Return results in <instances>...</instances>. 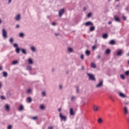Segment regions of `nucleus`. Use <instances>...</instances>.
<instances>
[{
  "label": "nucleus",
  "instance_id": "nucleus-49",
  "mask_svg": "<svg viewBox=\"0 0 129 129\" xmlns=\"http://www.w3.org/2000/svg\"><path fill=\"white\" fill-rule=\"evenodd\" d=\"M8 129H12V125H9L8 127Z\"/></svg>",
  "mask_w": 129,
  "mask_h": 129
},
{
  "label": "nucleus",
  "instance_id": "nucleus-27",
  "mask_svg": "<svg viewBox=\"0 0 129 129\" xmlns=\"http://www.w3.org/2000/svg\"><path fill=\"white\" fill-rule=\"evenodd\" d=\"M91 67H92V68H96V66L95 64H94V63H92L91 64Z\"/></svg>",
  "mask_w": 129,
  "mask_h": 129
},
{
  "label": "nucleus",
  "instance_id": "nucleus-21",
  "mask_svg": "<svg viewBox=\"0 0 129 129\" xmlns=\"http://www.w3.org/2000/svg\"><path fill=\"white\" fill-rule=\"evenodd\" d=\"M68 51L70 53H72L73 52V49H72V48H71V47H69L68 48Z\"/></svg>",
  "mask_w": 129,
  "mask_h": 129
},
{
  "label": "nucleus",
  "instance_id": "nucleus-5",
  "mask_svg": "<svg viewBox=\"0 0 129 129\" xmlns=\"http://www.w3.org/2000/svg\"><path fill=\"white\" fill-rule=\"evenodd\" d=\"M102 85H103V82L102 81H101L99 84L96 85V87L97 88H99V87H101Z\"/></svg>",
  "mask_w": 129,
  "mask_h": 129
},
{
  "label": "nucleus",
  "instance_id": "nucleus-28",
  "mask_svg": "<svg viewBox=\"0 0 129 129\" xmlns=\"http://www.w3.org/2000/svg\"><path fill=\"white\" fill-rule=\"evenodd\" d=\"M109 53H110V49H107L105 51V54H107V55H108V54H109Z\"/></svg>",
  "mask_w": 129,
  "mask_h": 129
},
{
  "label": "nucleus",
  "instance_id": "nucleus-46",
  "mask_svg": "<svg viewBox=\"0 0 129 129\" xmlns=\"http://www.w3.org/2000/svg\"><path fill=\"white\" fill-rule=\"evenodd\" d=\"M31 89H29L27 90V93H31Z\"/></svg>",
  "mask_w": 129,
  "mask_h": 129
},
{
  "label": "nucleus",
  "instance_id": "nucleus-15",
  "mask_svg": "<svg viewBox=\"0 0 129 129\" xmlns=\"http://www.w3.org/2000/svg\"><path fill=\"white\" fill-rule=\"evenodd\" d=\"M20 50L22 54H24V55H26L27 54V51H26V50L25 49L21 48Z\"/></svg>",
  "mask_w": 129,
  "mask_h": 129
},
{
  "label": "nucleus",
  "instance_id": "nucleus-3",
  "mask_svg": "<svg viewBox=\"0 0 129 129\" xmlns=\"http://www.w3.org/2000/svg\"><path fill=\"white\" fill-rule=\"evenodd\" d=\"M59 116L61 120H63V121H66V120H67V117L66 116L63 115L62 113H59Z\"/></svg>",
  "mask_w": 129,
  "mask_h": 129
},
{
  "label": "nucleus",
  "instance_id": "nucleus-32",
  "mask_svg": "<svg viewBox=\"0 0 129 129\" xmlns=\"http://www.w3.org/2000/svg\"><path fill=\"white\" fill-rule=\"evenodd\" d=\"M3 76H4V77H7V76H8V73H7L6 72H3Z\"/></svg>",
  "mask_w": 129,
  "mask_h": 129
},
{
  "label": "nucleus",
  "instance_id": "nucleus-1",
  "mask_svg": "<svg viewBox=\"0 0 129 129\" xmlns=\"http://www.w3.org/2000/svg\"><path fill=\"white\" fill-rule=\"evenodd\" d=\"M2 36L3 37V39L4 40H6V39L8 38V32H7V30L5 29H3L2 31Z\"/></svg>",
  "mask_w": 129,
  "mask_h": 129
},
{
  "label": "nucleus",
  "instance_id": "nucleus-59",
  "mask_svg": "<svg viewBox=\"0 0 129 129\" xmlns=\"http://www.w3.org/2000/svg\"><path fill=\"white\" fill-rule=\"evenodd\" d=\"M59 89H62V86H59Z\"/></svg>",
  "mask_w": 129,
  "mask_h": 129
},
{
  "label": "nucleus",
  "instance_id": "nucleus-18",
  "mask_svg": "<svg viewBox=\"0 0 129 129\" xmlns=\"http://www.w3.org/2000/svg\"><path fill=\"white\" fill-rule=\"evenodd\" d=\"M95 30V27L94 26H91L90 27V32H93Z\"/></svg>",
  "mask_w": 129,
  "mask_h": 129
},
{
  "label": "nucleus",
  "instance_id": "nucleus-33",
  "mask_svg": "<svg viewBox=\"0 0 129 129\" xmlns=\"http://www.w3.org/2000/svg\"><path fill=\"white\" fill-rule=\"evenodd\" d=\"M24 36L25 35H24V33H20L19 34V37H20V38H24Z\"/></svg>",
  "mask_w": 129,
  "mask_h": 129
},
{
  "label": "nucleus",
  "instance_id": "nucleus-40",
  "mask_svg": "<svg viewBox=\"0 0 129 129\" xmlns=\"http://www.w3.org/2000/svg\"><path fill=\"white\" fill-rule=\"evenodd\" d=\"M91 13H88L87 15V18H90V17H91Z\"/></svg>",
  "mask_w": 129,
  "mask_h": 129
},
{
  "label": "nucleus",
  "instance_id": "nucleus-50",
  "mask_svg": "<svg viewBox=\"0 0 129 129\" xmlns=\"http://www.w3.org/2000/svg\"><path fill=\"white\" fill-rule=\"evenodd\" d=\"M51 25H52V26H56V23H55V22H52V23H51Z\"/></svg>",
  "mask_w": 129,
  "mask_h": 129
},
{
  "label": "nucleus",
  "instance_id": "nucleus-7",
  "mask_svg": "<svg viewBox=\"0 0 129 129\" xmlns=\"http://www.w3.org/2000/svg\"><path fill=\"white\" fill-rule=\"evenodd\" d=\"M64 12V9H61L58 11V15L59 17H62V15H63V13Z\"/></svg>",
  "mask_w": 129,
  "mask_h": 129
},
{
  "label": "nucleus",
  "instance_id": "nucleus-64",
  "mask_svg": "<svg viewBox=\"0 0 129 129\" xmlns=\"http://www.w3.org/2000/svg\"><path fill=\"white\" fill-rule=\"evenodd\" d=\"M127 56H129V53L127 54Z\"/></svg>",
  "mask_w": 129,
  "mask_h": 129
},
{
  "label": "nucleus",
  "instance_id": "nucleus-19",
  "mask_svg": "<svg viewBox=\"0 0 129 129\" xmlns=\"http://www.w3.org/2000/svg\"><path fill=\"white\" fill-rule=\"evenodd\" d=\"M74 100H76V97L72 96L71 97V101H74Z\"/></svg>",
  "mask_w": 129,
  "mask_h": 129
},
{
  "label": "nucleus",
  "instance_id": "nucleus-63",
  "mask_svg": "<svg viewBox=\"0 0 129 129\" xmlns=\"http://www.w3.org/2000/svg\"><path fill=\"white\" fill-rule=\"evenodd\" d=\"M127 64H128V65H129V60L127 61Z\"/></svg>",
  "mask_w": 129,
  "mask_h": 129
},
{
  "label": "nucleus",
  "instance_id": "nucleus-8",
  "mask_svg": "<svg viewBox=\"0 0 129 129\" xmlns=\"http://www.w3.org/2000/svg\"><path fill=\"white\" fill-rule=\"evenodd\" d=\"M74 113H75V112H74V110H73V108H71L70 109V115H74Z\"/></svg>",
  "mask_w": 129,
  "mask_h": 129
},
{
  "label": "nucleus",
  "instance_id": "nucleus-13",
  "mask_svg": "<svg viewBox=\"0 0 129 129\" xmlns=\"http://www.w3.org/2000/svg\"><path fill=\"white\" fill-rule=\"evenodd\" d=\"M102 37L103 39H107V38L108 37V35H107V34L104 33L102 35Z\"/></svg>",
  "mask_w": 129,
  "mask_h": 129
},
{
  "label": "nucleus",
  "instance_id": "nucleus-12",
  "mask_svg": "<svg viewBox=\"0 0 129 129\" xmlns=\"http://www.w3.org/2000/svg\"><path fill=\"white\" fill-rule=\"evenodd\" d=\"M121 54H122V51H121V50H120L117 51V53H116L117 56H121Z\"/></svg>",
  "mask_w": 129,
  "mask_h": 129
},
{
  "label": "nucleus",
  "instance_id": "nucleus-38",
  "mask_svg": "<svg viewBox=\"0 0 129 129\" xmlns=\"http://www.w3.org/2000/svg\"><path fill=\"white\" fill-rule=\"evenodd\" d=\"M45 108V106L43 105H40V109L43 110Z\"/></svg>",
  "mask_w": 129,
  "mask_h": 129
},
{
  "label": "nucleus",
  "instance_id": "nucleus-36",
  "mask_svg": "<svg viewBox=\"0 0 129 129\" xmlns=\"http://www.w3.org/2000/svg\"><path fill=\"white\" fill-rule=\"evenodd\" d=\"M27 100L28 101V102L29 103H31V102H32V98H31V97L27 98Z\"/></svg>",
  "mask_w": 129,
  "mask_h": 129
},
{
  "label": "nucleus",
  "instance_id": "nucleus-10",
  "mask_svg": "<svg viewBox=\"0 0 129 129\" xmlns=\"http://www.w3.org/2000/svg\"><path fill=\"white\" fill-rule=\"evenodd\" d=\"M15 19L16 21H20L21 19V15L20 14L17 15L16 17H15Z\"/></svg>",
  "mask_w": 129,
  "mask_h": 129
},
{
  "label": "nucleus",
  "instance_id": "nucleus-45",
  "mask_svg": "<svg viewBox=\"0 0 129 129\" xmlns=\"http://www.w3.org/2000/svg\"><path fill=\"white\" fill-rule=\"evenodd\" d=\"M37 117L36 116H34V117H32V119H33L34 120H37Z\"/></svg>",
  "mask_w": 129,
  "mask_h": 129
},
{
  "label": "nucleus",
  "instance_id": "nucleus-24",
  "mask_svg": "<svg viewBox=\"0 0 129 129\" xmlns=\"http://www.w3.org/2000/svg\"><path fill=\"white\" fill-rule=\"evenodd\" d=\"M27 70H29V71H32V67L31 66H28L27 67Z\"/></svg>",
  "mask_w": 129,
  "mask_h": 129
},
{
  "label": "nucleus",
  "instance_id": "nucleus-54",
  "mask_svg": "<svg viewBox=\"0 0 129 129\" xmlns=\"http://www.w3.org/2000/svg\"><path fill=\"white\" fill-rule=\"evenodd\" d=\"M108 24V25H111V21H109Z\"/></svg>",
  "mask_w": 129,
  "mask_h": 129
},
{
  "label": "nucleus",
  "instance_id": "nucleus-39",
  "mask_svg": "<svg viewBox=\"0 0 129 129\" xmlns=\"http://www.w3.org/2000/svg\"><path fill=\"white\" fill-rule=\"evenodd\" d=\"M9 41L11 44H13V42H14V39H13V38H11L9 40Z\"/></svg>",
  "mask_w": 129,
  "mask_h": 129
},
{
  "label": "nucleus",
  "instance_id": "nucleus-41",
  "mask_svg": "<svg viewBox=\"0 0 129 129\" xmlns=\"http://www.w3.org/2000/svg\"><path fill=\"white\" fill-rule=\"evenodd\" d=\"M76 92H77V93H79V92H80L79 88H78V87H76Z\"/></svg>",
  "mask_w": 129,
  "mask_h": 129
},
{
  "label": "nucleus",
  "instance_id": "nucleus-48",
  "mask_svg": "<svg viewBox=\"0 0 129 129\" xmlns=\"http://www.w3.org/2000/svg\"><path fill=\"white\" fill-rule=\"evenodd\" d=\"M54 35L55 37H58V36H59L60 34L59 33H55Z\"/></svg>",
  "mask_w": 129,
  "mask_h": 129
},
{
  "label": "nucleus",
  "instance_id": "nucleus-2",
  "mask_svg": "<svg viewBox=\"0 0 129 129\" xmlns=\"http://www.w3.org/2000/svg\"><path fill=\"white\" fill-rule=\"evenodd\" d=\"M87 75L89 77L90 80H92L93 81H95V77H94V75L91 74L87 73Z\"/></svg>",
  "mask_w": 129,
  "mask_h": 129
},
{
  "label": "nucleus",
  "instance_id": "nucleus-44",
  "mask_svg": "<svg viewBox=\"0 0 129 129\" xmlns=\"http://www.w3.org/2000/svg\"><path fill=\"white\" fill-rule=\"evenodd\" d=\"M1 98L2 99V100H5V99H6V97H5L4 96H1Z\"/></svg>",
  "mask_w": 129,
  "mask_h": 129
},
{
  "label": "nucleus",
  "instance_id": "nucleus-37",
  "mask_svg": "<svg viewBox=\"0 0 129 129\" xmlns=\"http://www.w3.org/2000/svg\"><path fill=\"white\" fill-rule=\"evenodd\" d=\"M124 74L126 76H129V71L125 72Z\"/></svg>",
  "mask_w": 129,
  "mask_h": 129
},
{
  "label": "nucleus",
  "instance_id": "nucleus-17",
  "mask_svg": "<svg viewBox=\"0 0 129 129\" xmlns=\"http://www.w3.org/2000/svg\"><path fill=\"white\" fill-rule=\"evenodd\" d=\"M19 110H20V111H22V110H24V106L23 105H20L19 108H18Z\"/></svg>",
  "mask_w": 129,
  "mask_h": 129
},
{
  "label": "nucleus",
  "instance_id": "nucleus-31",
  "mask_svg": "<svg viewBox=\"0 0 129 129\" xmlns=\"http://www.w3.org/2000/svg\"><path fill=\"white\" fill-rule=\"evenodd\" d=\"M16 52L17 54H19V53H20V48H19V47L16 48Z\"/></svg>",
  "mask_w": 129,
  "mask_h": 129
},
{
  "label": "nucleus",
  "instance_id": "nucleus-57",
  "mask_svg": "<svg viewBox=\"0 0 129 129\" xmlns=\"http://www.w3.org/2000/svg\"><path fill=\"white\" fill-rule=\"evenodd\" d=\"M48 129H53V127L50 126L48 127Z\"/></svg>",
  "mask_w": 129,
  "mask_h": 129
},
{
  "label": "nucleus",
  "instance_id": "nucleus-51",
  "mask_svg": "<svg viewBox=\"0 0 129 129\" xmlns=\"http://www.w3.org/2000/svg\"><path fill=\"white\" fill-rule=\"evenodd\" d=\"M11 3H12V0H8L9 5H10V4H11Z\"/></svg>",
  "mask_w": 129,
  "mask_h": 129
},
{
  "label": "nucleus",
  "instance_id": "nucleus-34",
  "mask_svg": "<svg viewBox=\"0 0 129 129\" xmlns=\"http://www.w3.org/2000/svg\"><path fill=\"white\" fill-rule=\"evenodd\" d=\"M120 77L121 79H122L123 80H124V79H125V77H124V76L123 75H120Z\"/></svg>",
  "mask_w": 129,
  "mask_h": 129
},
{
  "label": "nucleus",
  "instance_id": "nucleus-52",
  "mask_svg": "<svg viewBox=\"0 0 129 129\" xmlns=\"http://www.w3.org/2000/svg\"><path fill=\"white\" fill-rule=\"evenodd\" d=\"M101 57V56H100V55H98L97 56L98 59H100Z\"/></svg>",
  "mask_w": 129,
  "mask_h": 129
},
{
  "label": "nucleus",
  "instance_id": "nucleus-58",
  "mask_svg": "<svg viewBox=\"0 0 129 129\" xmlns=\"http://www.w3.org/2000/svg\"><path fill=\"white\" fill-rule=\"evenodd\" d=\"M58 111H61V108H59L58 109Z\"/></svg>",
  "mask_w": 129,
  "mask_h": 129
},
{
  "label": "nucleus",
  "instance_id": "nucleus-61",
  "mask_svg": "<svg viewBox=\"0 0 129 129\" xmlns=\"http://www.w3.org/2000/svg\"><path fill=\"white\" fill-rule=\"evenodd\" d=\"M82 69L83 70V69H84V67H82Z\"/></svg>",
  "mask_w": 129,
  "mask_h": 129
},
{
  "label": "nucleus",
  "instance_id": "nucleus-42",
  "mask_svg": "<svg viewBox=\"0 0 129 129\" xmlns=\"http://www.w3.org/2000/svg\"><path fill=\"white\" fill-rule=\"evenodd\" d=\"M80 58L82 60H83V59H84V55L83 54H81V56H80Z\"/></svg>",
  "mask_w": 129,
  "mask_h": 129
},
{
  "label": "nucleus",
  "instance_id": "nucleus-53",
  "mask_svg": "<svg viewBox=\"0 0 129 129\" xmlns=\"http://www.w3.org/2000/svg\"><path fill=\"white\" fill-rule=\"evenodd\" d=\"M16 28H20V25H17L16 26Z\"/></svg>",
  "mask_w": 129,
  "mask_h": 129
},
{
  "label": "nucleus",
  "instance_id": "nucleus-20",
  "mask_svg": "<svg viewBox=\"0 0 129 129\" xmlns=\"http://www.w3.org/2000/svg\"><path fill=\"white\" fill-rule=\"evenodd\" d=\"M28 62L29 64H33V60L31 58H29L28 59Z\"/></svg>",
  "mask_w": 129,
  "mask_h": 129
},
{
  "label": "nucleus",
  "instance_id": "nucleus-29",
  "mask_svg": "<svg viewBox=\"0 0 129 129\" xmlns=\"http://www.w3.org/2000/svg\"><path fill=\"white\" fill-rule=\"evenodd\" d=\"M5 109L6 110H10V106H9V105H6L5 106Z\"/></svg>",
  "mask_w": 129,
  "mask_h": 129
},
{
  "label": "nucleus",
  "instance_id": "nucleus-30",
  "mask_svg": "<svg viewBox=\"0 0 129 129\" xmlns=\"http://www.w3.org/2000/svg\"><path fill=\"white\" fill-rule=\"evenodd\" d=\"M18 60H14L12 62V65H16V64H18Z\"/></svg>",
  "mask_w": 129,
  "mask_h": 129
},
{
  "label": "nucleus",
  "instance_id": "nucleus-56",
  "mask_svg": "<svg viewBox=\"0 0 129 129\" xmlns=\"http://www.w3.org/2000/svg\"><path fill=\"white\" fill-rule=\"evenodd\" d=\"M110 99H111V100H112V101H114V99H113L112 97H111Z\"/></svg>",
  "mask_w": 129,
  "mask_h": 129
},
{
  "label": "nucleus",
  "instance_id": "nucleus-43",
  "mask_svg": "<svg viewBox=\"0 0 129 129\" xmlns=\"http://www.w3.org/2000/svg\"><path fill=\"white\" fill-rule=\"evenodd\" d=\"M42 96H46V92L45 91H43L42 92Z\"/></svg>",
  "mask_w": 129,
  "mask_h": 129
},
{
  "label": "nucleus",
  "instance_id": "nucleus-9",
  "mask_svg": "<svg viewBox=\"0 0 129 129\" xmlns=\"http://www.w3.org/2000/svg\"><path fill=\"white\" fill-rule=\"evenodd\" d=\"M123 111L125 114H127V113H128V110H127V108L126 107H123Z\"/></svg>",
  "mask_w": 129,
  "mask_h": 129
},
{
  "label": "nucleus",
  "instance_id": "nucleus-25",
  "mask_svg": "<svg viewBox=\"0 0 129 129\" xmlns=\"http://www.w3.org/2000/svg\"><path fill=\"white\" fill-rule=\"evenodd\" d=\"M97 47H98V46L93 45L92 47V50H93V51H94V50H95V49L97 48Z\"/></svg>",
  "mask_w": 129,
  "mask_h": 129
},
{
  "label": "nucleus",
  "instance_id": "nucleus-55",
  "mask_svg": "<svg viewBox=\"0 0 129 129\" xmlns=\"http://www.w3.org/2000/svg\"><path fill=\"white\" fill-rule=\"evenodd\" d=\"M3 70V67L0 66V71Z\"/></svg>",
  "mask_w": 129,
  "mask_h": 129
},
{
  "label": "nucleus",
  "instance_id": "nucleus-26",
  "mask_svg": "<svg viewBox=\"0 0 129 129\" xmlns=\"http://www.w3.org/2000/svg\"><path fill=\"white\" fill-rule=\"evenodd\" d=\"M30 49H31V51H32L33 52H35V51H36V48H35V47H34V46H31L30 47Z\"/></svg>",
  "mask_w": 129,
  "mask_h": 129
},
{
  "label": "nucleus",
  "instance_id": "nucleus-60",
  "mask_svg": "<svg viewBox=\"0 0 129 129\" xmlns=\"http://www.w3.org/2000/svg\"><path fill=\"white\" fill-rule=\"evenodd\" d=\"M84 11H86V8H84Z\"/></svg>",
  "mask_w": 129,
  "mask_h": 129
},
{
  "label": "nucleus",
  "instance_id": "nucleus-4",
  "mask_svg": "<svg viewBox=\"0 0 129 129\" xmlns=\"http://www.w3.org/2000/svg\"><path fill=\"white\" fill-rule=\"evenodd\" d=\"M93 109L94 111H98L99 110V106L96 105H94L93 106Z\"/></svg>",
  "mask_w": 129,
  "mask_h": 129
},
{
  "label": "nucleus",
  "instance_id": "nucleus-16",
  "mask_svg": "<svg viewBox=\"0 0 129 129\" xmlns=\"http://www.w3.org/2000/svg\"><path fill=\"white\" fill-rule=\"evenodd\" d=\"M109 44L110 45H115V41H114V40H111L109 42Z\"/></svg>",
  "mask_w": 129,
  "mask_h": 129
},
{
  "label": "nucleus",
  "instance_id": "nucleus-62",
  "mask_svg": "<svg viewBox=\"0 0 129 129\" xmlns=\"http://www.w3.org/2000/svg\"><path fill=\"white\" fill-rule=\"evenodd\" d=\"M127 121L129 122V118H127Z\"/></svg>",
  "mask_w": 129,
  "mask_h": 129
},
{
  "label": "nucleus",
  "instance_id": "nucleus-22",
  "mask_svg": "<svg viewBox=\"0 0 129 129\" xmlns=\"http://www.w3.org/2000/svg\"><path fill=\"white\" fill-rule=\"evenodd\" d=\"M103 120H102V118H99L98 119V123H102Z\"/></svg>",
  "mask_w": 129,
  "mask_h": 129
},
{
  "label": "nucleus",
  "instance_id": "nucleus-35",
  "mask_svg": "<svg viewBox=\"0 0 129 129\" xmlns=\"http://www.w3.org/2000/svg\"><path fill=\"white\" fill-rule=\"evenodd\" d=\"M13 47H14V48H18L19 45H18V43H14V44H13Z\"/></svg>",
  "mask_w": 129,
  "mask_h": 129
},
{
  "label": "nucleus",
  "instance_id": "nucleus-47",
  "mask_svg": "<svg viewBox=\"0 0 129 129\" xmlns=\"http://www.w3.org/2000/svg\"><path fill=\"white\" fill-rule=\"evenodd\" d=\"M122 19L123 21H126V17H125V16H123Z\"/></svg>",
  "mask_w": 129,
  "mask_h": 129
},
{
  "label": "nucleus",
  "instance_id": "nucleus-11",
  "mask_svg": "<svg viewBox=\"0 0 129 129\" xmlns=\"http://www.w3.org/2000/svg\"><path fill=\"white\" fill-rule=\"evenodd\" d=\"M119 97H122V98H125V97H126V96L122 93H119Z\"/></svg>",
  "mask_w": 129,
  "mask_h": 129
},
{
  "label": "nucleus",
  "instance_id": "nucleus-14",
  "mask_svg": "<svg viewBox=\"0 0 129 129\" xmlns=\"http://www.w3.org/2000/svg\"><path fill=\"white\" fill-rule=\"evenodd\" d=\"M114 20L115 21V22H120V20L119 19V18L116 16H114Z\"/></svg>",
  "mask_w": 129,
  "mask_h": 129
},
{
  "label": "nucleus",
  "instance_id": "nucleus-6",
  "mask_svg": "<svg viewBox=\"0 0 129 129\" xmlns=\"http://www.w3.org/2000/svg\"><path fill=\"white\" fill-rule=\"evenodd\" d=\"M85 26H86V27H88L89 26H93V23H92L90 21H88L86 22L84 24Z\"/></svg>",
  "mask_w": 129,
  "mask_h": 129
},
{
  "label": "nucleus",
  "instance_id": "nucleus-23",
  "mask_svg": "<svg viewBox=\"0 0 129 129\" xmlns=\"http://www.w3.org/2000/svg\"><path fill=\"white\" fill-rule=\"evenodd\" d=\"M85 54L86 55H87V56H89V55H90V51L87 50L85 51Z\"/></svg>",
  "mask_w": 129,
  "mask_h": 129
}]
</instances>
